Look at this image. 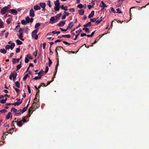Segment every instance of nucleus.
<instances>
[{
    "label": "nucleus",
    "instance_id": "50",
    "mask_svg": "<svg viewBox=\"0 0 149 149\" xmlns=\"http://www.w3.org/2000/svg\"><path fill=\"white\" fill-rule=\"evenodd\" d=\"M90 20L92 22H95L96 19L95 18H92L90 19Z\"/></svg>",
    "mask_w": 149,
    "mask_h": 149
},
{
    "label": "nucleus",
    "instance_id": "33",
    "mask_svg": "<svg viewBox=\"0 0 149 149\" xmlns=\"http://www.w3.org/2000/svg\"><path fill=\"white\" fill-rule=\"evenodd\" d=\"M21 23L24 25H26L27 24L26 21H25L24 20H22L21 21Z\"/></svg>",
    "mask_w": 149,
    "mask_h": 149
},
{
    "label": "nucleus",
    "instance_id": "21",
    "mask_svg": "<svg viewBox=\"0 0 149 149\" xmlns=\"http://www.w3.org/2000/svg\"><path fill=\"white\" fill-rule=\"evenodd\" d=\"M17 124L18 126L19 127L21 126L22 125V121H18L17 122Z\"/></svg>",
    "mask_w": 149,
    "mask_h": 149
},
{
    "label": "nucleus",
    "instance_id": "41",
    "mask_svg": "<svg viewBox=\"0 0 149 149\" xmlns=\"http://www.w3.org/2000/svg\"><path fill=\"white\" fill-rule=\"evenodd\" d=\"M114 22L116 23V22H117L118 23V21H117L116 19H114V20L112 21V22H111V26H113V22Z\"/></svg>",
    "mask_w": 149,
    "mask_h": 149
},
{
    "label": "nucleus",
    "instance_id": "3",
    "mask_svg": "<svg viewBox=\"0 0 149 149\" xmlns=\"http://www.w3.org/2000/svg\"><path fill=\"white\" fill-rule=\"evenodd\" d=\"M15 46V44L14 43H12L11 45H7L5 47L6 49H10L11 50H12Z\"/></svg>",
    "mask_w": 149,
    "mask_h": 149
},
{
    "label": "nucleus",
    "instance_id": "4",
    "mask_svg": "<svg viewBox=\"0 0 149 149\" xmlns=\"http://www.w3.org/2000/svg\"><path fill=\"white\" fill-rule=\"evenodd\" d=\"M9 8L8 6L3 7L1 9L0 12L1 13L2 15L5 14Z\"/></svg>",
    "mask_w": 149,
    "mask_h": 149
},
{
    "label": "nucleus",
    "instance_id": "13",
    "mask_svg": "<svg viewBox=\"0 0 149 149\" xmlns=\"http://www.w3.org/2000/svg\"><path fill=\"white\" fill-rule=\"evenodd\" d=\"M22 35L23 33H19V35H18V34H17V35L18 36V38L19 39H20L22 41H24V39L22 38Z\"/></svg>",
    "mask_w": 149,
    "mask_h": 149
},
{
    "label": "nucleus",
    "instance_id": "49",
    "mask_svg": "<svg viewBox=\"0 0 149 149\" xmlns=\"http://www.w3.org/2000/svg\"><path fill=\"white\" fill-rule=\"evenodd\" d=\"M22 113V112H19L18 111V112H16L15 113V114L16 116H19V115H20Z\"/></svg>",
    "mask_w": 149,
    "mask_h": 149
},
{
    "label": "nucleus",
    "instance_id": "28",
    "mask_svg": "<svg viewBox=\"0 0 149 149\" xmlns=\"http://www.w3.org/2000/svg\"><path fill=\"white\" fill-rule=\"evenodd\" d=\"M22 101H21L20 102H15L14 104H13V105L14 104L15 105H18L20 104H21L22 103Z\"/></svg>",
    "mask_w": 149,
    "mask_h": 149
},
{
    "label": "nucleus",
    "instance_id": "44",
    "mask_svg": "<svg viewBox=\"0 0 149 149\" xmlns=\"http://www.w3.org/2000/svg\"><path fill=\"white\" fill-rule=\"evenodd\" d=\"M47 4L49 7H51V5L50 3V0H48L47 1Z\"/></svg>",
    "mask_w": 149,
    "mask_h": 149
},
{
    "label": "nucleus",
    "instance_id": "64",
    "mask_svg": "<svg viewBox=\"0 0 149 149\" xmlns=\"http://www.w3.org/2000/svg\"><path fill=\"white\" fill-rule=\"evenodd\" d=\"M64 13L65 14V15H66V16H68L69 15V13H67L66 12H64Z\"/></svg>",
    "mask_w": 149,
    "mask_h": 149
},
{
    "label": "nucleus",
    "instance_id": "22",
    "mask_svg": "<svg viewBox=\"0 0 149 149\" xmlns=\"http://www.w3.org/2000/svg\"><path fill=\"white\" fill-rule=\"evenodd\" d=\"M91 22H89L87 23L86 24H85L84 25V27H87L89 26H91Z\"/></svg>",
    "mask_w": 149,
    "mask_h": 149
},
{
    "label": "nucleus",
    "instance_id": "27",
    "mask_svg": "<svg viewBox=\"0 0 149 149\" xmlns=\"http://www.w3.org/2000/svg\"><path fill=\"white\" fill-rule=\"evenodd\" d=\"M21 62L18 65H17L16 71H17L21 68Z\"/></svg>",
    "mask_w": 149,
    "mask_h": 149
},
{
    "label": "nucleus",
    "instance_id": "57",
    "mask_svg": "<svg viewBox=\"0 0 149 149\" xmlns=\"http://www.w3.org/2000/svg\"><path fill=\"white\" fill-rule=\"evenodd\" d=\"M0 102L2 104H4L6 103V102L4 100H1L0 101Z\"/></svg>",
    "mask_w": 149,
    "mask_h": 149
},
{
    "label": "nucleus",
    "instance_id": "61",
    "mask_svg": "<svg viewBox=\"0 0 149 149\" xmlns=\"http://www.w3.org/2000/svg\"><path fill=\"white\" fill-rule=\"evenodd\" d=\"M46 45V43L45 42H44L43 44V49H45Z\"/></svg>",
    "mask_w": 149,
    "mask_h": 149
},
{
    "label": "nucleus",
    "instance_id": "42",
    "mask_svg": "<svg viewBox=\"0 0 149 149\" xmlns=\"http://www.w3.org/2000/svg\"><path fill=\"white\" fill-rule=\"evenodd\" d=\"M27 87L28 89V92L29 93H31V91L30 90V87L29 85L27 86Z\"/></svg>",
    "mask_w": 149,
    "mask_h": 149
},
{
    "label": "nucleus",
    "instance_id": "60",
    "mask_svg": "<svg viewBox=\"0 0 149 149\" xmlns=\"http://www.w3.org/2000/svg\"><path fill=\"white\" fill-rule=\"evenodd\" d=\"M43 71L42 70L40 71L38 73H36V74H38V75H41V74L43 72Z\"/></svg>",
    "mask_w": 149,
    "mask_h": 149
},
{
    "label": "nucleus",
    "instance_id": "45",
    "mask_svg": "<svg viewBox=\"0 0 149 149\" xmlns=\"http://www.w3.org/2000/svg\"><path fill=\"white\" fill-rule=\"evenodd\" d=\"M3 25V23L2 22H0V28H2Z\"/></svg>",
    "mask_w": 149,
    "mask_h": 149
},
{
    "label": "nucleus",
    "instance_id": "14",
    "mask_svg": "<svg viewBox=\"0 0 149 149\" xmlns=\"http://www.w3.org/2000/svg\"><path fill=\"white\" fill-rule=\"evenodd\" d=\"M34 9L35 10H39L40 9V7L38 5H36L34 6Z\"/></svg>",
    "mask_w": 149,
    "mask_h": 149
},
{
    "label": "nucleus",
    "instance_id": "23",
    "mask_svg": "<svg viewBox=\"0 0 149 149\" xmlns=\"http://www.w3.org/2000/svg\"><path fill=\"white\" fill-rule=\"evenodd\" d=\"M61 8L62 9H63L65 11H66V10H68V8H67L68 7L67 6H65V7H64L63 5H62L61 6Z\"/></svg>",
    "mask_w": 149,
    "mask_h": 149
},
{
    "label": "nucleus",
    "instance_id": "31",
    "mask_svg": "<svg viewBox=\"0 0 149 149\" xmlns=\"http://www.w3.org/2000/svg\"><path fill=\"white\" fill-rule=\"evenodd\" d=\"M55 20V18L54 17H52L50 19V21L52 22L53 23L54 22Z\"/></svg>",
    "mask_w": 149,
    "mask_h": 149
},
{
    "label": "nucleus",
    "instance_id": "34",
    "mask_svg": "<svg viewBox=\"0 0 149 149\" xmlns=\"http://www.w3.org/2000/svg\"><path fill=\"white\" fill-rule=\"evenodd\" d=\"M17 111V110L15 108H12L11 109V111L16 113Z\"/></svg>",
    "mask_w": 149,
    "mask_h": 149
},
{
    "label": "nucleus",
    "instance_id": "39",
    "mask_svg": "<svg viewBox=\"0 0 149 149\" xmlns=\"http://www.w3.org/2000/svg\"><path fill=\"white\" fill-rule=\"evenodd\" d=\"M49 59V66L50 67L52 63V61L49 58H48Z\"/></svg>",
    "mask_w": 149,
    "mask_h": 149
},
{
    "label": "nucleus",
    "instance_id": "19",
    "mask_svg": "<svg viewBox=\"0 0 149 149\" xmlns=\"http://www.w3.org/2000/svg\"><path fill=\"white\" fill-rule=\"evenodd\" d=\"M16 42L17 45H21L22 44V42L19 40H17Z\"/></svg>",
    "mask_w": 149,
    "mask_h": 149
},
{
    "label": "nucleus",
    "instance_id": "16",
    "mask_svg": "<svg viewBox=\"0 0 149 149\" xmlns=\"http://www.w3.org/2000/svg\"><path fill=\"white\" fill-rule=\"evenodd\" d=\"M29 106V104H28L26 107H24L22 110V113H24L25 112L27 109L28 107Z\"/></svg>",
    "mask_w": 149,
    "mask_h": 149
},
{
    "label": "nucleus",
    "instance_id": "8",
    "mask_svg": "<svg viewBox=\"0 0 149 149\" xmlns=\"http://www.w3.org/2000/svg\"><path fill=\"white\" fill-rule=\"evenodd\" d=\"M9 12L14 15H16L17 14V11L16 10L13 9L10 10Z\"/></svg>",
    "mask_w": 149,
    "mask_h": 149
},
{
    "label": "nucleus",
    "instance_id": "15",
    "mask_svg": "<svg viewBox=\"0 0 149 149\" xmlns=\"http://www.w3.org/2000/svg\"><path fill=\"white\" fill-rule=\"evenodd\" d=\"M39 5H40V6L42 8H45V6H46V4L45 3H40Z\"/></svg>",
    "mask_w": 149,
    "mask_h": 149
},
{
    "label": "nucleus",
    "instance_id": "30",
    "mask_svg": "<svg viewBox=\"0 0 149 149\" xmlns=\"http://www.w3.org/2000/svg\"><path fill=\"white\" fill-rule=\"evenodd\" d=\"M62 37H64V38H69L70 37V36L69 35H63L62 36Z\"/></svg>",
    "mask_w": 149,
    "mask_h": 149
},
{
    "label": "nucleus",
    "instance_id": "47",
    "mask_svg": "<svg viewBox=\"0 0 149 149\" xmlns=\"http://www.w3.org/2000/svg\"><path fill=\"white\" fill-rule=\"evenodd\" d=\"M41 78V77H35L33 79L36 80L38 79H40Z\"/></svg>",
    "mask_w": 149,
    "mask_h": 149
},
{
    "label": "nucleus",
    "instance_id": "17",
    "mask_svg": "<svg viewBox=\"0 0 149 149\" xmlns=\"http://www.w3.org/2000/svg\"><path fill=\"white\" fill-rule=\"evenodd\" d=\"M0 52L1 53L3 54H5L7 52L6 50L4 49H1L0 50Z\"/></svg>",
    "mask_w": 149,
    "mask_h": 149
},
{
    "label": "nucleus",
    "instance_id": "20",
    "mask_svg": "<svg viewBox=\"0 0 149 149\" xmlns=\"http://www.w3.org/2000/svg\"><path fill=\"white\" fill-rule=\"evenodd\" d=\"M79 13L80 15H83L84 13V10L83 9H81L79 11Z\"/></svg>",
    "mask_w": 149,
    "mask_h": 149
},
{
    "label": "nucleus",
    "instance_id": "5",
    "mask_svg": "<svg viewBox=\"0 0 149 149\" xmlns=\"http://www.w3.org/2000/svg\"><path fill=\"white\" fill-rule=\"evenodd\" d=\"M17 76V74L15 72H12L11 73L10 75L9 76L10 79L11 80L12 77L13 78V79H14Z\"/></svg>",
    "mask_w": 149,
    "mask_h": 149
},
{
    "label": "nucleus",
    "instance_id": "43",
    "mask_svg": "<svg viewBox=\"0 0 149 149\" xmlns=\"http://www.w3.org/2000/svg\"><path fill=\"white\" fill-rule=\"evenodd\" d=\"M32 109H33V108L32 107H31L29 109L28 111H29V114H31V113H32V112H31V110Z\"/></svg>",
    "mask_w": 149,
    "mask_h": 149
},
{
    "label": "nucleus",
    "instance_id": "48",
    "mask_svg": "<svg viewBox=\"0 0 149 149\" xmlns=\"http://www.w3.org/2000/svg\"><path fill=\"white\" fill-rule=\"evenodd\" d=\"M116 10L117 12H116L117 13H122V12L120 11V9L119 8H118L116 9Z\"/></svg>",
    "mask_w": 149,
    "mask_h": 149
},
{
    "label": "nucleus",
    "instance_id": "32",
    "mask_svg": "<svg viewBox=\"0 0 149 149\" xmlns=\"http://www.w3.org/2000/svg\"><path fill=\"white\" fill-rule=\"evenodd\" d=\"M11 20L10 18H8L7 19L6 22L8 24H9L11 22Z\"/></svg>",
    "mask_w": 149,
    "mask_h": 149
},
{
    "label": "nucleus",
    "instance_id": "1",
    "mask_svg": "<svg viewBox=\"0 0 149 149\" xmlns=\"http://www.w3.org/2000/svg\"><path fill=\"white\" fill-rule=\"evenodd\" d=\"M55 7L54 9L56 11H58L61 6L59 0H56L54 2Z\"/></svg>",
    "mask_w": 149,
    "mask_h": 149
},
{
    "label": "nucleus",
    "instance_id": "35",
    "mask_svg": "<svg viewBox=\"0 0 149 149\" xmlns=\"http://www.w3.org/2000/svg\"><path fill=\"white\" fill-rule=\"evenodd\" d=\"M55 78V75H54V77H53V78H52V80L49 81H48V82L47 83V85H46L47 86H48V85H49V84H50V83H51L52 81H53L54 80V78Z\"/></svg>",
    "mask_w": 149,
    "mask_h": 149
},
{
    "label": "nucleus",
    "instance_id": "26",
    "mask_svg": "<svg viewBox=\"0 0 149 149\" xmlns=\"http://www.w3.org/2000/svg\"><path fill=\"white\" fill-rule=\"evenodd\" d=\"M51 33L53 34H58L60 33V32L59 31H53Z\"/></svg>",
    "mask_w": 149,
    "mask_h": 149
},
{
    "label": "nucleus",
    "instance_id": "52",
    "mask_svg": "<svg viewBox=\"0 0 149 149\" xmlns=\"http://www.w3.org/2000/svg\"><path fill=\"white\" fill-rule=\"evenodd\" d=\"M69 10L70 12L72 13L74 12L75 11L74 9V8H71Z\"/></svg>",
    "mask_w": 149,
    "mask_h": 149
},
{
    "label": "nucleus",
    "instance_id": "58",
    "mask_svg": "<svg viewBox=\"0 0 149 149\" xmlns=\"http://www.w3.org/2000/svg\"><path fill=\"white\" fill-rule=\"evenodd\" d=\"M61 15V13H60V14H59V16H56L55 17L56 19H59Z\"/></svg>",
    "mask_w": 149,
    "mask_h": 149
},
{
    "label": "nucleus",
    "instance_id": "36",
    "mask_svg": "<svg viewBox=\"0 0 149 149\" xmlns=\"http://www.w3.org/2000/svg\"><path fill=\"white\" fill-rule=\"evenodd\" d=\"M26 56L28 58L31 59H32L33 58L32 56L30 54H27L26 55Z\"/></svg>",
    "mask_w": 149,
    "mask_h": 149
},
{
    "label": "nucleus",
    "instance_id": "63",
    "mask_svg": "<svg viewBox=\"0 0 149 149\" xmlns=\"http://www.w3.org/2000/svg\"><path fill=\"white\" fill-rule=\"evenodd\" d=\"M87 6L89 9H91L92 8V6L91 5H88Z\"/></svg>",
    "mask_w": 149,
    "mask_h": 149
},
{
    "label": "nucleus",
    "instance_id": "24",
    "mask_svg": "<svg viewBox=\"0 0 149 149\" xmlns=\"http://www.w3.org/2000/svg\"><path fill=\"white\" fill-rule=\"evenodd\" d=\"M11 113L10 112H8L7 116H6V118L7 119H9L11 115Z\"/></svg>",
    "mask_w": 149,
    "mask_h": 149
},
{
    "label": "nucleus",
    "instance_id": "18",
    "mask_svg": "<svg viewBox=\"0 0 149 149\" xmlns=\"http://www.w3.org/2000/svg\"><path fill=\"white\" fill-rule=\"evenodd\" d=\"M94 11H91V14L89 15L88 17V18H90L92 17L94 15Z\"/></svg>",
    "mask_w": 149,
    "mask_h": 149
},
{
    "label": "nucleus",
    "instance_id": "6",
    "mask_svg": "<svg viewBox=\"0 0 149 149\" xmlns=\"http://www.w3.org/2000/svg\"><path fill=\"white\" fill-rule=\"evenodd\" d=\"M11 131H9V132H10ZM9 131H6V132H4L3 133V134H4L3 135V136L2 137V138H1V139H3V140L5 138H6V135H7L8 134H11L13 132H8Z\"/></svg>",
    "mask_w": 149,
    "mask_h": 149
},
{
    "label": "nucleus",
    "instance_id": "11",
    "mask_svg": "<svg viewBox=\"0 0 149 149\" xmlns=\"http://www.w3.org/2000/svg\"><path fill=\"white\" fill-rule=\"evenodd\" d=\"M65 21H62L58 24V25L60 26H63L65 25Z\"/></svg>",
    "mask_w": 149,
    "mask_h": 149
},
{
    "label": "nucleus",
    "instance_id": "59",
    "mask_svg": "<svg viewBox=\"0 0 149 149\" xmlns=\"http://www.w3.org/2000/svg\"><path fill=\"white\" fill-rule=\"evenodd\" d=\"M60 29H61L62 31H66L68 29H67V28L66 29H63L61 28H60Z\"/></svg>",
    "mask_w": 149,
    "mask_h": 149
},
{
    "label": "nucleus",
    "instance_id": "55",
    "mask_svg": "<svg viewBox=\"0 0 149 149\" xmlns=\"http://www.w3.org/2000/svg\"><path fill=\"white\" fill-rule=\"evenodd\" d=\"M63 42L64 43L65 45H70V43H68L67 42L65 41H63Z\"/></svg>",
    "mask_w": 149,
    "mask_h": 149
},
{
    "label": "nucleus",
    "instance_id": "2",
    "mask_svg": "<svg viewBox=\"0 0 149 149\" xmlns=\"http://www.w3.org/2000/svg\"><path fill=\"white\" fill-rule=\"evenodd\" d=\"M38 31V29H36L33 31L32 33V37L35 40H37L38 38V35L37 34Z\"/></svg>",
    "mask_w": 149,
    "mask_h": 149
},
{
    "label": "nucleus",
    "instance_id": "46",
    "mask_svg": "<svg viewBox=\"0 0 149 149\" xmlns=\"http://www.w3.org/2000/svg\"><path fill=\"white\" fill-rule=\"evenodd\" d=\"M29 61V60L26 57L25 59V63H28Z\"/></svg>",
    "mask_w": 149,
    "mask_h": 149
},
{
    "label": "nucleus",
    "instance_id": "10",
    "mask_svg": "<svg viewBox=\"0 0 149 149\" xmlns=\"http://www.w3.org/2000/svg\"><path fill=\"white\" fill-rule=\"evenodd\" d=\"M20 60V58H13L12 60V62L13 64H15L18 62Z\"/></svg>",
    "mask_w": 149,
    "mask_h": 149
},
{
    "label": "nucleus",
    "instance_id": "54",
    "mask_svg": "<svg viewBox=\"0 0 149 149\" xmlns=\"http://www.w3.org/2000/svg\"><path fill=\"white\" fill-rule=\"evenodd\" d=\"M111 10L114 13H116V11L114 10V8L113 7H111Z\"/></svg>",
    "mask_w": 149,
    "mask_h": 149
},
{
    "label": "nucleus",
    "instance_id": "37",
    "mask_svg": "<svg viewBox=\"0 0 149 149\" xmlns=\"http://www.w3.org/2000/svg\"><path fill=\"white\" fill-rule=\"evenodd\" d=\"M28 76H29V75L28 74H26L24 77L23 78V80H25L26 79H27V78L28 77Z\"/></svg>",
    "mask_w": 149,
    "mask_h": 149
},
{
    "label": "nucleus",
    "instance_id": "62",
    "mask_svg": "<svg viewBox=\"0 0 149 149\" xmlns=\"http://www.w3.org/2000/svg\"><path fill=\"white\" fill-rule=\"evenodd\" d=\"M14 89H15V90L17 92V93L19 92V90L18 88H15Z\"/></svg>",
    "mask_w": 149,
    "mask_h": 149
},
{
    "label": "nucleus",
    "instance_id": "40",
    "mask_svg": "<svg viewBox=\"0 0 149 149\" xmlns=\"http://www.w3.org/2000/svg\"><path fill=\"white\" fill-rule=\"evenodd\" d=\"M83 6V5L81 4H79L77 6V7L80 8H82Z\"/></svg>",
    "mask_w": 149,
    "mask_h": 149
},
{
    "label": "nucleus",
    "instance_id": "51",
    "mask_svg": "<svg viewBox=\"0 0 149 149\" xmlns=\"http://www.w3.org/2000/svg\"><path fill=\"white\" fill-rule=\"evenodd\" d=\"M49 68L47 66H46L45 67V73H47L48 71Z\"/></svg>",
    "mask_w": 149,
    "mask_h": 149
},
{
    "label": "nucleus",
    "instance_id": "29",
    "mask_svg": "<svg viewBox=\"0 0 149 149\" xmlns=\"http://www.w3.org/2000/svg\"><path fill=\"white\" fill-rule=\"evenodd\" d=\"M15 84L17 87L19 88L20 87V84L18 81H16L15 83Z\"/></svg>",
    "mask_w": 149,
    "mask_h": 149
},
{
    "label": "nucleus",
    "instance_id": "38",
    "mask_svg": "<svg viewBox=\"0 0 149 149\" xmlns=\"http://www.w3.org/2000/svg\"><path fill=\"white\" fill-rule=\"evenodd\" d=\"M40 26V24L39 23H36L35 26V28H38V27Z\"/></svg>",
    "mask_w": 149,
    "mask_h": 149
},
{
    "label": "nucleus",
    "instance_id": "25",
    "mask_svg": "<svg viewBox=\"0 0 149 149\" xmlns=\"http://www.w3.org/2000/svg\"><path fill=\"white\" fill-rule=\"evenodd\" d=\"M83 30L85 31V32L86 33H89L90 31L89 29L87 28H85V27L83 29Z\"/></svg>",
    "mask_w": 149,
    "mask_h": 149
},
{
    "label": "nucleus",
    "instance_id": "7",
    "mask_svg": "<svg viewBox=\"0 0 149 149\" xmlns=\"http://www.w3.org/2000/svg\"><path fill=\"white\" fill-rule=\"evenodd\" d=\"M33 18H30L28 17H26V20L27 23L31 22L32 23L33 21Z\"/></svg>",
    "mask_w": 149,
    "mask_h": 149
},
{
    "label": "nucleus",
    "instance_id": "53",
    "mask_svg": "<svg viewBox=\"0 0 149 149\" xmlns=\"http://www.w3.org/2000/svg\"><path fill=\"white\" fill-rule=\"evenodd\" d=\"M20 51V49L19 48H17L16 49V53H18Z\"/></svg>",
    "mask_w": 149,
    "mask_h": 149
},
{
    "label": "nucleus",
    "instance_id": "56",
    "mask_svg": "<svg viewBox=\"0 0 149 149\" xmlns=\"http://www.w3.org/2000/svg\"><path fill=\"white\" fill-rule=\"evenodd\" d=\"M79 34H80V32H79V33L78 34H77V35H76L75 36V38L74 39V40H77V37L79 35Z\"/></svg>",
    "mask_w": 149,
    "mask_h": 149
},
{
    "label": "nucleus",
    "instance_id": "12",
    "mask_svg": "<svg viewBox=\"0 0 149 149\" xmlns=\"http://www.w3.org/2000/svg\"><path fill=\"white\" fill-rule=\"evenodd\" d=\"M73 26V22H70L68 25L67 28V29H69L72 28Z\"/></svg>",
    "mask_w": 149,
    "mask_h": 149
},
{
    "label": "nucleus",
    "instance_id": "9",
    "mask_svg": "<svg viewBox=\"0 0 149 149\" xmlns=\"http://www.w3.org/2000/svg\"><path fill=\"white\" fill-rule=\"evenodd\" d=\"M29 15L31 17H34L35 16L34 11L33 9L30 10L29 12Z\"/></svg>",
    "mask_w": 149,
    "mask_h": 149
}]
</instances>
